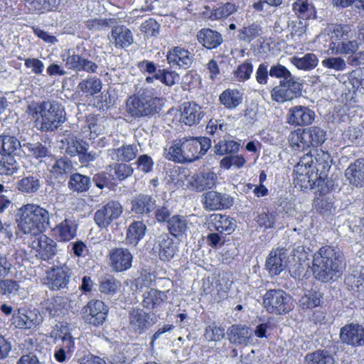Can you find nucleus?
<instances>
[{
    "label": "nucleus",
    "instance_id": "obj_60",
    "mask_svg": "<svg viewBox=\"0 0 364 364\" xmlns=\"http://www.w3.org/2000/svg\"><path fill=\"white\" fill-rule=\"evenodd\" d=\"M196 188L199 191L210 189L215 185V176L212 173L198 175L195 179Z\"/></svg>",
    "mask_w": 364,
    "mask_h": 364
},
{
    "label": "nucleus",
    "instance_id": "obj_49",
    "mask_svg": "<svg viewBox=\"0 0 364 364\" xmlns=\"http://www.w3.org/2000/svg\"><path fill=\"white\" fill-rule=\"evenodd\" d=\"M266 269L272 276L279 275L283 270V261L281 254L271 251L265 262Z\"/></svg>",
    "mask_w": 364,
    "mask_h": 364
},
{
    "label": "nucleus",
    "instance_id": "obj_16",
    "mask_svg": "<svg viewBox=\"0 0 364 364\" xmlns=\"http://www.w3.org/2000/svg\"><path fill=\"white\" fill-rule=\"evenodd\" d=\"M207 229L210 232H217L225 235L232 234L236 227L232 218L220 213L210 214L206 220Z\"/></svg>",
    "mask_w": 364,
    "mask_h": 364
},
{
    "label": "nucleus",
    "instance_id": "obj_32",
    "mask_svg": "<svg viewBox=\"0 0 364 364\" xmlns=\"http://www.w3.org/2000/svg\"><path fill=\"white\" fill-rule=\"evenodd\" d=\"M166 298L163 291L151 288L144 293L141 305L146 309L154 310L163 304Z\"/></svg>",
    "mask_w": 364,
    "mask_h": 364
},
{
    "label": "nucleus",
    "instance_id": "obj_50",
    "mask_svg": "<svg viewBox=\"0 0 364 364\" xmlns=\"http://www.w3.org/2000/svg\"><path fill=\"white\" fill-rule=\"evenodd\" d=\"M323 295L317 291H309L301 296L299 302L300 306L303 310L312 309L318 307L321 304Z\"/></svg>",
    "mask_w": 364,
    "mask_h": 364
},
{
    "label": "nucleus",
    "instance_id": "obj_26",
    "mask_svg": "<svg viewBox=\"0 0 364 364\" xmlns=\"http://www.w3.org/2000/svg\"><path fill=\"white\" fill-rule=\"evenodd\" d=\"M198 42L205 48H217L223 43L222 35L217 31L209 28L200 29L197 34Z\"/></svg>",
    "mask_w": 364,
    "mask_h": 364
},
{
    "label": "nucleus",
    "instance_id": "obj_51",
    "mask_svg": "<svg viewBox=\"0 0 364 364\" xmlns=\"http://www.w3.org/2000/svg\"><path fill=\"white\" fill-rule=\"evenodd\" d=\"M248 330L241 325H232L228 331V339L230 343L242 344L247 339Z\"/></svg>",
    "mask_w": 364,
    "mask_h": 364
},
{
    "label": "nucleus",
    "instance_id": "obj_45",
    "mask_svg": "<svg viewBox=\"0 0 364 364\" xmlns=\"http://www.w3.org/2000/svg\"><path fill=\"white\" fill-rule=\"evenodd\" d=\"M254 70L252 60L247 59L232 71V78L238 82H245L250 79Z\"/></svg>",
    "mask_w": 364,
    "mask_h": 364
},
{
    "label": "nucleus",
    "instance_id": "obj_39",
    "mask_svg": "<svg viewBox=\"0 0 364 364\" xmlns=\"http://www.w3.org/2000/svg\"><path fill=\"white\" fill-rule=\"evenodd\" d=\"M307 139L309 138L306 129H297L290 132L288 141L294 150L303 151L310 148Z\"/></svg>",
    "mask_w": 364,
    "mask_h": 364
},
{
    "label": "nucleus",
    "instance_id": "obj_25",
    "mask_svg": "<svg viewBox=\"0 0 364 364\" xmlns=\"http://www.w3.org/2000/svg\"><path fill=\"white\" fill-rule=\"evenodd\" d=\"M37 236V252L40 258L44 261L52 259L58 252L57 242L43 233Z\"/></svg>",
    "mask_w": 364,
    "mask_h": 364
},
{
    "label": "nucleus",
    "instance_id": "obj_15",
    "mask_svg": "<svg viewBox=\"0 0 364 364\" xmlns=\"http://www.w3.org/2000/svg\"><path fill=\"white\" fill-rule=\"evenodd\" d=\"M315 117L314 111L309 107L296 105L289 109L287 114V122L294 127H304L311 124Z\"/></svg>",
    "mask_w": 364,
    "mask_h": 364
},
{
    "label": "nucleus",
    "instance_id": "obj_17",
    "mask_svg": "<svg viewBox=\"0 0 364 364\" xmlns=\"http://www.w3.org/2000/svg\"><path fill=\"white\" fill-rule=\"evenodd\" d=\"M166 60L171 68L186 70L191 66L193 57L188 49L173 46L168 50Z\"/></svg>",
    "mask_w": 364,
    "mask_h": 364
},
{
    "label": "nucleus",
    "instance_id": "obj_19",
    "mask_svg": "<svg viewBox=\"0 0 364 364\" xmlns=\"http://www.w3.org/2000/svg\"><path fill=\"white\" fill-rule=\"evenodd\" d=\"M146 117L159 114L164 105V99L157 96L153 90L144 89L139 92Z\"/></svg>",
    "mask_w": 364,
    "mask_h": 364
},
{
    "label": "nucleus",
    "instance_id": "obj_20",
    "mask_svg": "<svg viewBox=\"0 0 364 364\" xmlns=\"http://www.w3.org/2000/svg\"><path fill=\"white\" fill-rule=\"evenodd\" d=\"M179 111V121L189 127L199 124L203 117L202 107L193 101L181 104Z\"/></svg>",
    "mask_w": 364,
    "mask_h": 364
},
{
    "label": "nucleus",
    "instance_id": "obj_42",
    "mask_svg": "<svg viewBox=\"0 0 364 364\" xmlns=\"http://www.w3.org/2000/svg\"><path fill=\"white\" fill-rule=\"evenodd\" d=\"M159 257L162 261H170L175 255L177 247L168 235L162 236L159 243Z\"/></svg>",
    "mask_w": 364,
    "mask_h": 364
},
{
    "label": "nucleus",
    "instance_id": "obj_34",
    "mask_svg": "<svg viewBox=\"0 0 364 364\" xmlns=\"http://www.w3.org/2000/svg\"><path fill=\"white\" fill-rule=\"evenodd\" d=\"M292 10L299 19L307 21L316 18V10L308 0H296L292 4Z\"/></svg>",
    "mask_w": 364,
    "mask_h": 364
},
{
    "label": "nucleus",
    "instance_id": "obj_2",
    "mask_svg": "<svg viewBox=\"0 0 364 364\" xmlns=\"http://www.w3.org/2000/svg\"><path fill=\"white\" fill-rule=\"evenodd\" d=\"M17 216L18 228L25 235L37 236L50 227L49 212L37 204L23 205L18 210Z\"/></svg>",
    "mask_w": 364,
    "mask_h": 364
},
{
    "label": "nucleus",
    "instance_id": "obj_30",
    "mask_svg": "<svg viewBox=\"0 0 364 364\" xmlns=\"http://www.w3.org/2000/svg\"><path fill=\"white\" fill-rule=\"evenodd\" d=\"M204 208L207 210H216L229 208L231 205L228 199L216 191H208L204 195Z\"/></svg>",
    "mask_w": 364,
    "mask_h": 364
},
{
    "label": "nucleus",
    "instance_id": "obj_37",
    "mask_svg": "<svg viewBox=\"0 0 364 364\" xmlns=\"http://www.w3.org/2000/svg\"><path fill=\"white\" fill-rule=\"evenodd\" d=\"M146 230V226L143 221L132 222L127 230V242L136 246L145 235Z\"/></svg>",
    "mask_w": 364,
    "mask_h": 364
},
{
    "label": "nucleus",
    "instance_id": "obj_57",
    "mask_svg": "<svg viewBox=\"0 0 364 364\" xmlns=\"http://www.w3.org/2000/svg\"><path fill=\"white\" fill-rule=\"evenodd\" d=\"M277 216L276 211L262 212L257 215L256 222L261 228L271 229L274 227Z\"/></svg>",
    "mask_w": 364,
    "mask_h": 364
},
{
    "label": "nucleus",
    "instance_id": "obj_46",
    "mask_svg": "<svg viewBox=\"0 0 364 364\" xmlns=\"http://www.w3.org/2000/svg\"><path fill=\"white\" fill-rule=\"evenodd\" d=\"M306 364H334L333 357L326 350L318 349L309 353L305 358Z\"/></svg>",
    "mask_w": 364,
    "mask_h": 364
},
{
    "label": "nucleus",
    "instance_id": "obj_29",
    "mask_svg": "<svg viewBox=\"0 0 364 364\" xmlns=\"http://www.w3.org/2000/svg\"><path fill=\"white\" fill-rule=\"evenodd\" d=\"M125 112L126 115L132 119L146 118L139 92L128 97L125 102Z\"/></svg>",
    "mask_w": 364,
    "mask_h": 364
},
{
    "label": "nucleus",
    "instance_id": "obj_22",
    "mask_svg": "<svg viewBox=\"0 0 364 364\" xmlns=\"http://www.w3.org/2000/svg\"><path fill=\"white\" fill-rule=\"evenodd\" d=\"M110 43L117 48H126L134 42L132 32L124 25L114 26L109 36Z\"/></svg>",
    "mask_w": 364,
    "mask_h": 364
},
{
    "label": "nucleus",
    "instance_id": "obj_11",
    "mask_svg": "<svg viewBox=\"0 0 364 364\" xmlns=\"http://www.w3.org/2000/svg\"><path fill=\"white\" fill-rule=\"evenodd\" d=\"M211 146L208 137H184L182 139V149L186 162H193L204 156Z\"/></svg>",
    "mask_w": 364,
    "mask_h": 364
},
{
    "label": "nucleus",
    "instance_id": "obj_12",
    "mask_svg": "<svg viewBox=\"0 0 364 364\" xmlns=\"http://www.w3.org/2000/svg\"><path fill=\"white\" fill-rule=\"evenodd\" d=\"M123 213V207L119 201L109 200L94 215L96 225L101 229L108 228L111 223L119 218Z\"/></svg>",
    "mask_w": 364,
    "mask_h": 364
},
{
    "label": "nucleus",
    "instance_id": "obj_41",
    "mask_svg": "<svg viewBox=\"0 0 364 364\" xmlns=\"http://www.w3.org/2000/svg\"><path fill=\"white\" fill-rule=\"evenodd\" d=\"M25 6L32 12L46 13L55 10L59 0H23Z\"/></svg>",
    "mask_w": 364,
    "mask_h": 364
},
{
    "label": "nucleus",
    "instance_id": "obj_61",
    "mask_svg": "<svg viewBox=\"0 0 364 364\" xmlns=\"http://www.w3.org/2000/svg\"><path fill=\"white\" fill-rule=\"evenodd\" d=\"M168 156V159L174 162L186 163L183 149H182V139L169 147Z\"/></svg>",
    "mask_w": 364,
    "mask_h": 364
},
{
    "label": "nucleus",
    "instance_id": "obj_9",
    "mask_svg": "<svg viewBox=\"0 0 364 364\" xmlns=\"http://www.w3.org/2000/svg\"><path fill=\"white\" fill-rule=\"evenodd\" d=\"M109 308L101 299H92L82 308L80 314L85 323L99 327L107 321Z\"/></svg>",
    "mask_w": 364,
    "mask_h": 364
},
{
    "label": "nucleus",
    "instance_id": "obj_21",
    "mask_svg": "<svg viewBox=\"0 0 364 364\" xmlns=\"http://www.w3.org/2000/svg\"><path fill=\"white\" fill-rule=\"evenodd\" d=\"M53 236L59 242H67L77 235V224L75 220L65 218L52 228Z\"/></svg>",
    "mask_w": 364,
    "mask_h": 364
},
{
    "label": "nucleus",
    "instance_id": "obj_44",
    "mask_svg": "<svg viewBox=\"0 0 364 364\" xmlns=\"http://www.w3.org/2000/svg\"><path fill=\"white\" fill-rule=\"evenodd\" d=\"M21 146V142L16 137L11 135H0L1 154L16 156Z\"/></svg>",
    "mask_w": 364,
    "mask_h": 364
},
{
    "label": "nucleus",
    "instance_id": "obj_8",
    "mask_svg": "<svg viewBox=\"0 0 364 364\" xmlns=\"http://www.w3.org/2000/svg\"><path fill=\"white\" fill-rule=\"evenodd\" d=\"M302 166H294V184L301 191L311 190L317 188L321 193H328L331 189L323 176H319L315 170L308 171Z\"/></svg>",
    "mask_w": 364,
    "mask_h": 364
},
{
    "label": "nucleus",
    "instance_id": "obj_47",
    "mask_svg": "<svg viewBox=\"0 0 364 364\" xmlns=\"http://www.w3.org/2000/svg\"><path fill=\"white\" fill-rule=\"evenodd\" d=\"M102 87V82L97 77H87L78 84V88L82 92L91 96L99 93Z\"/></svg>",
    "mask_w": 364,
    "mask_h": 364
},
{
    "label": "nucleus",
    "instance_id": "obj_56",
    "mask_svg": "<svg viewBox=\"0 0 364 364\" xmlns=\"http://www.w3.org/2000/svg\"><path fill=\"white\" fill-rule=\"evenodd\" d=\"M138 149L134 144L122 145L115 149L118 159L122 161L129 162L136 156Z\"/></svg>",
    "mask_w": 364,
    "mask_h": 364
},
{
    "label": "nucleus",
    "instance_id": "obj_38",
    "mask_svg": "<svg viewBox=\"0 0 364 364\" xmlns=\"http://www.w3.org/2000/svg\"><path fill=\"white\" fill-rule=\"evenodd\" d=\"M68 188L73 192L77 193H85L89 191L91 186L90 178L80 173H74L70 176Z\"/></svg>",
    "mask_w": 364,
    "mask_h": 364
},
{
    "label": "nucleus",
    "instance_id": "obj_33",
    "mask_svg": "<svg viewBox=\"0 0 364 364\" xmlns=\"http://www.w3.org/2000/svg\"><path fill=\"white\" fill-rule=\"evenodd\" d=\"M98 287L101 294L113 296L120 290L122 284L113 275L105 274L99 279Z\"/></svg>",
    "mask_w": 364,
    "mask_h": 364
},
{
    "label": "nucleus",
    "instance_id": "obj_64",
    "mask_svg": "<svg viewBox=\"0 0 364 364\" xmlns=\"http://www.w3.org/2000/svg\"><path fill=\"white\" fill-rule=\"evenodd\" d=\"M348 80L355 88L364 86V68H358L348 73Z\"/></svg>",
    "mask_w": 364,
    "mask_h": 364
},
{
    "label": "nucleus",
    "instance_id": "obj_7",
    "mask_svg": "<svg viewBox=\"0 0 364 364\" xmlns=\"http://www.w3.org/2000/svg\"><path fill=\"white\" fill-rule=\"evenodd\" d=\"M262 306L269 314L285 315L294 309L293 299L282 289H269L262 296Z\"/></svg>",
    "mask_w": 364,
    "mask_h": 364
},
{
    "label": "nucleus",
    "instance_id": "obj_18",
    "mask_svg": "<svg viewBox=\"0 0 364 364\" xmlns=\"http://www.w3.org/2000/svg\"><path fill=\"white\" fill-rule=\"evenodd\" d=\"M133 256L127 248L114 247L109 252V261L112 269L116 272H122L132 267Z\"/></svg>",
    "mask_w": 364,
    "mask_h": 364
},
{
    "label": "nucleus",
    "instance_id": "obj_40",
    "mask_svg": "<svg viewBox=\"0 0 364 364\" xmlns=\"http://www.w3.org/2000/svg\"><path fill=\"white\" fill-rule=\"evenodd\" d=\"M73 168V166L70 160L65 157H61L55 160L49 171L53 178L60 179L71 173Z\"/></svg>",
    "mask_w": 364,
    "mask_h": 364
},
{
    "label": "nucleus",
    "instance_id": "obj_23",
    "mask_svg": "<svg viewBox=\"0 0 364 364\" xmlns=\"http://www.w3.org/2000/svg\"><path fill=\"white\" fill-rule=\"evenodd\" d=\"M156 207L152 196L140 193L131 200V211L137 215L149 214Z\"/></svg>",
    "mask_w": 364,
    "mask_h": 364
},
{
    "label": "nucleus",
    "instance_id": "obj_63",
    "mask_svg": "<svg viewBox=\"0 0 364 364\" xmlns=\"http://www.w3.org/2000/svg\"><path fill=\"white\" fill-rule=\"evenodd\" d=\"M160 25L153 18H149L140 26V30L147 37L156 36L159 33Z\"/></svg>",
    "mask_w": 364,
    "mask_h": 364
},
{
    "label": "nucleus",
    "instance_id": "obj_58",
    "mask_svg": "<svg viewBox=\"0 0 364 364\" xmlns=\"http://www.w3.org/2000/svg\"><path fill=\"white\" fill-rule=\"evenodd\" d=\"M62 297L57 296L48 299L45 304V309L49 313L50 316L55 317L60 316L64 309V305L62 304Z\"/></svg>",
    "mask_w": 364,
    "mask_h": 364
},
{
    "label": "nucleus",
    "instance_id": "obj_5",
    "mask_svg": "<svg viewBox=\"0 0 364 364\" xmlns=\"http://www.w3.org/2000/svg\"><path fill=\"white\" fill-rule=\"evenodd\" d=\"M269 76L280 79L279 84L274 87L270 93L273 101L283 103L297 98L301 95V85L283 65L277 63L271 66Z\"/></svg>",
    "mask_w": 364,
    "mask_h": 364
},
{
    "label": "nucleus",
    "instance_id": "obj_54",
    "mask_svg": "<svg viewBox=\"0 0 364 364\" xmlns=\"http://www.w3.org/2000/svg\"><path fill=\"white\" fill-rule=\"evenodd\" d=\"M260 31V26L255 23H252L240 28L238 30L237 38L240 41L250 43L259 36Z\"/></svg>",
    "mask_w": 364,
    "mask_h": 364
},
{
    "label": "nucleus",
    "instance_id": "obj_59",
    "mask_svg": "<svg viewBox=\"0 0 364 364\" xmlns=\"http://www.w3.org/2000/svg\"><path fill=\"white\" fill-rule=\"evenodd\" d=\"M318 193V196L314 200L313 205L314 208L321 214L331 212L333 208V202L325 196L326 193Z\"/></svg>",
    "mask_w": 364,
    "mask_h": 364
},
{
    "label": "nucleus",
    "instance_id": "obj_28",
    "mask_svg": "<svg viewBox=\"0 0 364 364\" xmlns=\"http://www.w3.org/2000/svg\"><path fill=\"white\" fill-rule=\"evenodd\" d=\"M345 176L351 185L361 187L362 177H364V158L358 159L350 164L346 170Z\"/></svg>",
    "mask_w": 364,
    "mask_h": 364
},
{
    "label": "nucleus",
    "instance_id": "obj_55",
    "mask_svg": "<svg viewBox=\"0 0 364 364\" xmlns=\"http://www.w3.org/2000/svg\"><path fill=\"white\" fill-rule=\"evenodd\" d=\"M309 146L318 147L326 140V132L318 127H310L306 129Z\"/></svg>",
    "mask_w": 364,
    "mask_h": 364
},
{
    "label": "nucleus",
    "instance_id": "obj_48",
    "mask_svg": "<svg viewBox=\"0 0 364 364\" xmlns=\"http://www.w3.org/2000/svg\"><path fill=\"white\" fill-rule=\"evenodd\" d=\"M292 63L299 70L306 71L314 69L318 64V58L312 53L305 54L303 57H294Z\"/></svg>",
    "mask_w": 364,
    "mask_h": 364
},
{
    "label": "nucleus",
    "instance_id": "obj_10",
    "mask_svg": "<svg viewBox=\"0 0 364 364\" xmlns=\"http://www.w3.org/2000/svg\"><path fill=\"white\" fill-rule=\"evenodd\" d=\"M72 274L71 268L66 264L53 265L46 271L43 284L52 291L68 288Z\"/></svg>",
    "mask_w": 364,
    "mask_h": 364
},
{
    "label": "nucleus",
    "instance_id": "obj_43",
    "mask_svg": "<svg viewBox=\"0 0 364 364\" xmlns=\"http://www.w3.org/2000/svg\"><path fill=\"white\" fill-rule=\"evenodd\" d=\"M331 155L328 151H324L321 149L316 150V154L314 156V168L316 172L318 173L319 176L326 179L328 171L331 168Z\"/></svg>",
    "mask_w": 364,
    "mask_h": 364
},
{
    "label": "nucleus",
    "instance_id": "obj_27",
    "mask_svg": "<svg viewBox=\"0 0 364 364\" xmlns=\"http://www.w3.org/2000/svg\"><path fill=\"white\" fill-rule=\"evenodd\" d=\"M239 6L235 3L226 2L218 7L208 11L203 12V16L210 20L218 21L228 18L230 16L237 12Z\"/></svg>",
    "mask_w": 364,
    "mask_h": 364
},
{
    "label": "nucleus",
    "instance_id": "obj_4",
    "mask_svg": "<svg viewBox=\"0 0 364 364\" xmlns=\"http://www.w3.org/2000/svg\"><path fill=\"white\" fill-rule=\"evenodd\" d=\"M351 38L352 32L348 26L336 25L332 31L329 49L333 54L348 56V60L351 65H360L364 51L358 52L360 43L356 39L351 40Z\"/></svg>",
    "mask_w": 364,
    "mask_h": 364
},
{
    "label": "nucleus",
    "instance_id": "obj_3",
    "mask_svg": "<svg viewBox=\"0 0 364 364\" xmlns=\"http://www.w3.org/2000/svg\"><path fill=\"white\" fill-rule=\"evenodd\" d=\"M27 112L41 132L55 131L65 122L64 109L57 103L46 101L32 102L28 105Z\"/></svg>",
    "mask_w": 364,
    "mask_h": 364
},
{
    "label": "nucleus",
    "instance_id": "obj_1",
    "mask_svg": "<svg viewBox=\"0 0 364 364\" xmlns=\"http://www.w3.org/2000/svg\"><path fill=\"white\" fill-rule=\"evenodd\" d=\"M313 272L317 279L326 282L339 277L345 268L342 253L332 245L321 247L313 255Z\"/></svg>",
    "mask_w": 364,
    "mask_h": 364
},
{
    "label": "nucleus",
    "instance_id": "obj_52",
    "mask_svg": "<svg viewBox=\"0 0 364 364\" xmlns=\"http://www.w3.org/2000/svg\"><path fill=\"white\" fill-rule=\"evenodd\" d=\"M18 170V163L15 156L0 153V175L11 176Z\"/></svg>",
    "mask_w": 364,
    "mask_h": 364
},
{
    "label": "nucleus",
    "instance_id": "obj_24",
    "mask_svg": "<svg viewBox=\"0 0 364 364\" xmlns=\"http://www.w3.org/2000/svg\"><path fill=\"white\" fill-rule=\"evenodd\" d=\"M189 225L187 216L175 214L168 220L167 230L171 235L179 238L186 235L189 230Z\"/></svg>",
    "mask_w": 364,
    "mask_h": 364
},
{
    "label": "nucleus",
    "instance_id": "obj_36",
    "mask_svg": "<svg viewBox=\"0 0 364 364\" xmlns=\"http://www.w3.org/2000/svg\"><path fill=\"white\" fill-rule=\"evenodd\" d=\"M31 311L25 309H19L18 312L13 316V323L16 328L21 329H31L36 326V319L33 318Z\"/></svg>",
    "mask_w": 364,
    "mask_h": 364
},
{
    "label": "nucleus",
    "instance_id": "obj_6",
    "mask_svg": "<svg viewBox=\"0 0 364 364\" xmlns=\"http://www.w3.org/2000/svg\"><path fill=\"white\" fill-rule=\"evenodd\" d=\"M242 148L240 140L232 139H220L214 146V152L216 155L224 156L220 161V166L229 170L232 166L237 168H242L247 161L242 154H237Z\"/></svg>",
    "mask_w": 364,
    "mask_h": 364
},
{
    "label": "nucleus",
    "instance_id": "obj_13",
    "mask_svg": "<svg viewBox=\"0 0 364 364\" xmlns=\"http://www.w3.org/2000/svg\"><path fill=\"white\" fill-rule=\"evenodd\" d=\"M128 321L129 330L139 335L146 333L155 323L149 313L140 308H132L129 311Z\"/></svg>",
    "mask_w": 364,
    "mask_h": 364
},
{
    "label": "nucleus",
    "instance_id": "obj_35",
    "mask_svg": "<svg viewBox=\"0 0 364 364\" xmlns=\"http://www.w3.org/2000/svg\"><path fill=\"white\" fill-rule=\"evenodd\" d=\"M41 187L40 176L38 174H31L23 176L16 183V188L23 194H33L36 193Z\"/></svg>",
    "mask_w": 364,
    "mask_h": 364
},
{
    "label": "nucleus",
    "instance_id": "obj_62",
    "mask_svg": "<svg viewBox=\"0 0 364 364\" xmlns=\"http://www.w3.org/2000/svg\"><path fill=\"white\" fill-rule=\"evenodd\" d=\"M205 130L209 135L220 137L226 132V124L223 119H211L208 122Z\"/></svg>",
    "mask_w": 364,
    "mask_h": 364
},
{
    "label": "nucleus",
    "instance_id": "obj_14",
    "mask_svg": "<svg viewBox=\"0 0 364 364\" xmlns=\"http://www.w3.org/2000/svg\"><path fill=\"white\" fill-rule=\"evenodd\" d=\"M340 339L347 346H364V326L353 322L345 324L341 328Z\"/></svg>",
    "mask_w": 364,
    "mask_h": 364
},
{
    "label": "nucleus",
    "instance_id": "obj_31",
    "mask_svg": "<svg viewBox=\"0 0 364 364\" xmlns=\"http://www.w3.org/2000/svg\"><path fill=\"white\" fill-rule=\"evenodd\" d=\"M242 100L243 95L237 89H226L219 96L220 103L229 110L236 109Z\"/></svg>",
    "mask_w": 364,
    "mask_h": 364
},
{
    "label": "nucleus",
    "instance_id": "obj_53",
    "mask_svg": "<svg viewBox=\"0 0 364 364\" xmlns=\"http://www.w3.org/2000/svg\"><path fill=\"white\" fill-rule=\"evenodd\" d=\"M156 80L168 87L174 85L179 81L180 76L175 70L169 68L159 69L155 73Z\"/></svg>",
    "mask_w": 364,
    "mask_h": 364
}]
</instances>
